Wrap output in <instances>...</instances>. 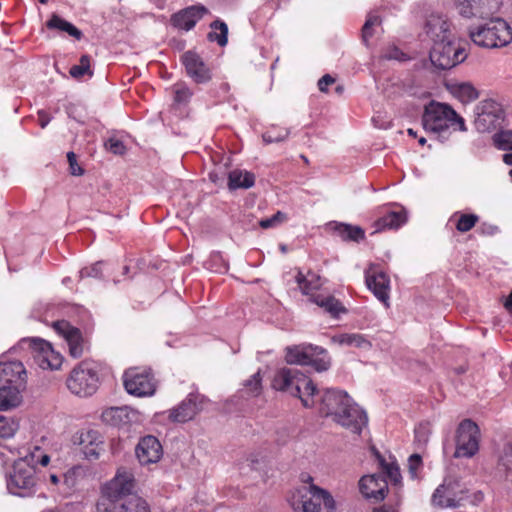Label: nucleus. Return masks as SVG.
Wrapping results in <instances>:
<instances>
[{
	"label": "nucleus",
	"mask_w": 512,
	"mask_h": 512,
	"mask_svg": "<svg viewBox=\"0 0 512 512\" xmlns=\"http://www.w3.org/2000/svg\"><path fill=\"white\" fill-rule=\"evenodd\" d=\"M273 387L298 397L307 408L319 402V412L322 415L330 417L333 422L355 434H360L368 422L365 411L347 392L337 389L320 391L298 369H280L274 377Z\"/></svg>",
	"instance_id": "obj_1"
},
{
	"label": "nucleus",
	"mask_w": 512,
	"mask_h": 512,
	"mask_svg": "<svg viewBox=\"0 0 512 512\" xmlns=\"http://www.w3.org/2000/svg\"><path fill=\"white\" fill-rule=\"evenodd\" d=\"M135 486L133 473L120 468L102 488L97 512H151L145 499L132 494Z\"/></svg>",
	"instance_id": "obj_2"
},
{
	"label": "nucleus",
	"mask_w": 512,
	"mask_h": 512,
	"mask_svg": "<svg viewBox=\"0 0 512 512\" xmlns=\"http://www.w3.org/2000/svg\"><path fill=\"white\" fill-rule=\"evenodd\" d=\"M422 124L427 132L435 134L441 142L448 140L450 126L457 125L459 131H467L463 117L449 105L434 101L425 107Z\"/></svg>",
	"instance_id": "obj_3"
},
{
	"label": "nucleus",
	"mask_w": 512,
	"mask_h": 512,
	"mask_svg": "<svg viewBox=\"0 0 512 512\" xmlns=\"http://www.w3.org/2000/svg\"><path fill=\"white\" fill-rule=\"evenodd\" d=\"M469 37L483 48H501L512 41V29L509 24L501 18H493L483 25L470 27Z\"/></svg>",
	"instance_id": "obj_4"
},
{
	"label": "nucleus",
	"mask_w": 512,
	"mask_h": 512,
	"mask_svg": "<svg viewBox=\"0 0 512 512\" xmlns=\"http://www.w3.org/2000/svg\"><path fill=\"white\" fill-rule=\"evenodd\" d=\"M285 360L288 364L310 365L318 372L326 371L331 364L327 351L312 344L287 347Z\"/></svg>",
	"instance_id": "obj_5"
},
{
	"label": "nucleus",
	"mask_w": 512,
	"mask_h": 512,
	"mask_svg": "<svg viewBox=\"0 0 512 512\" xmlns=\"http://www.w3.org/2000/svg\"><path fill=\"white\" fill-rule=\"evenodd\" d=\"M505 118L502 105L494 99H484L474 108V127L480 133H488L501 126Z\"/></svg>",
	"instance_id": "obj_6"
},
{
	"label": "nucleus",
	"mask_w": 512,
	"mask_h": 512,
	"mask_svg": "<svg viewBox=\"0 0 512 512\" xmlns=\"http://www.w3.org/2000/svg\"><path fill=\"white\" fill-rule=\"evenodd\" d=\"M467 57L465 49L453 39L436 42L430 51L432 65L440 70H447L462 63Z\"/></svg>",
	"instance_id": "obj_7"
},
{
	"label": "nucleus",
	"mask_w": 512,
	"mask_h": 512,
	"mask_svg": "<svg viewBox=\"0 0 512 512\" xmlns=\"http://www.w3.org/2000/svg\"><path fill=\"white\" fill-rule=\"evenodd\" d=\"M99 377L95 369L82 362L76 366L67 378V388L71 393L80 396H91L98 389Z\"/></svg>",
	"instance_id": "obj_8"
},
{
	"label": "nucleus",
	"mask_w": 512,
	"mask_h": 512,
	"mask_svg": "<svg viewBox=\"0 0 512 512\" xmlns=\"http://www.w3.org/2000/svg\"><path fill=\"white\" fill-rule=\"evenodd\" d=\"M35 475V468L26 460H16L7 480L8 490L15 495H26L36 484Z\"/></svg>",
	"instance_id": "obj_9"
},
{
	"label": "nucleus",
	"mask_w": 512,
	"mask_h": 512,
	"mask_svg": "<svg viewBox=\"0 0 512 512\" xmlns=\"http://www.w3.org/2000/svg\"><path fill=\"white\" fill-rule=\"evenodd\" d=\"M123 384L127 393L136 397L151 396L156 390V382L149 370L128 369L123 375Z\"/></svg>",
	"instance_id": "obj_10"
},
{
	"label": "nucleus",
	"mask_w": 512,
	"mask_h": 512,
	"mask_svg": "<svg viewBox=\"0 0 512 512\" xmlns=\"http://www.w3.org/2000/svg\"><path fill=\"white\" fill-rule=\"evenodd\" d=\"M479 449V428L471 420L462 421L457 429L454 457H472Z\"/></svg>",
	"instance_id": "obj_11"
},
{
	"label": "nucleus",
	"mask_w": 512,
	"mask_h": 512,
	"mask_svg": "<svg viewBox=\"0 0 512 512\" xmlns=\"http://www.w3.org/2000/svg\"><path fill=\"white\" fill-rule=\"evenodd\" d=\"M30 347L35 362L42 369L54 370L61 366L62 356L52 348L49 342L43 339H31Z\"/></svg>",
	"instance_id": "obj_12"
},
{
	"label": "nucleus",
	"mask_w": 512,
	"mask_h": 512,
	"mask_svg": "<svg viewBox=\"0 0 512 512\" xmlns=\"http://www.w3.org/2000/svg\"><path fill=\"white\" fill-rule=\"evenodd\" d=\"M459 13L466 17L485 18L499 10L500 0H456Z\"/></svg>",
	"instance_id": "obj_13"
},
{
	"label": "nucleus",
	"mask_w": 512,
	"mask_h": 512,
	"mask_svg": "<svg viewBox=\"0 0 512 512\" xmlns=\"http://www.w3.org/2000/svg\"><path fill=\"white\" fill-rule=\"evenodd\" d=\"M424 30L434 43L453 39L451 24L441 14H430L426 19Z\"/></svg>",
	"instance_id": "obj_14"
},
{
	"label": "nucleus",
	"mask_w": 512,
	"mask_h": 512,
	"mask_svg": "<svg viewBox=\"0 0 512 512\" xmlns=\"http://www.w3.org/2000/svg\"><path fill=\"white\" fill-rule=\"evenodd\" d=\"M182 63L189 77L196 83H206L211 79L210 68L203 59L193 51H187L182 55Z\"/></svg>",
	"instance_id": "obj_15"
},
{
	"label": "nucleus",
	"mask_w": 512,
	"mask_h": 512,
	"mask_svg": "<svg viewBox=\"0 0 512 512\" xmlns=\"http://www.w3.org/2000/svg\"><path fill=\"white\" fill-rule=\"evenodd\" d=\"M459 487L457 482L445 480L440 485L432 496V503L435 506L441 508H457L462 505L463 497L457 496V488Z\"/></svg>",
	"instance_id": "obj_16"
},
{
	"label": "nucleus",
	"mask_w": 512,
	"mask_h": 512,
	"mask_svg": "<svg viewBox=\"0 0 512 512\" xmlns=\"http://www.w3.org/2000/svg\"><path fill=\"white\" fill-rule=\"evenodd\" d=\"M26 370L20 361L0 363V385L26 388Z\"/></svg>",
	"instance_id": "obj_17"
},
{
	"label": "nucleus",
	"mask_w": 512,
	"mask_h": 512,
	"mask_svg": "<svg viewBox=\"0 0 512 512\" xmlns=\"http://www.w3.org/2000/svg\"><path fill=\"white\" fill-rule=\"evenodd\" d=\"M203 398L189 394L177 407L169 411V419L173 422L184 423L192 420L202 409Z\"/></svg>",
	"instance_id": "obj_18"
},
{
	"label": "nucleus",
	"mask_w": 512,
	"mask_h": 512,
	"mask_svg": "<svg viewBox=\"0 0 512 512\" xmlns=\"http://www.w3.org/2000/svg\"><path fill=\"white\" fill-rule=\"evenodd\" d=\"M314 489H319V487L304 486L293 493L290 500L292 508L297 512H319L321 502L315 499Z\"/></svg>",
	"instance_id": "obj_19"
},
{
	"label": "nucleus",
	"mask_w": 512,
	"mask_h": 512,
	"mask_svg": "<svg viewBox=\"0 0 512 512\" xmlns=\"http://www.w3.org/2000/svg\"><path fill=\"white\" fill-rule=\"evenodd\" d=\"M53 327L66 340L70 355L73 358H80L84 350L80 330L64 320L55 322Z\"/></svg>",
	"instance_id": "obj_20"
},
{
	"label": "nucleus",
	"mask_w": 512,
	"mask_h": 512,
	"mask_svg": "<svg viewBox=\"0 0 512 512\" xmlns=\"http://www.w3.org/2000/svg\"><path fill=\"white\" fill-rule=\"evenodd\" d=\"M136 456L142 465L156 463L162 456V446L159 440L151 435L143 437L135 449Z\"/></svg>",
	"instance_id": "obj_21"
},
{
	"label": "nucleus",
	"mask_w": 512,
	"mask_h": 512,
	"mask_svg": "<svg viewBox=\"0 0 512 512\" xmlns=\"http://www.w3.org/2000/svg\"><path fill=\"white\" fill-rule=\"evenodd\" d=\"M359 488L365 498L381 501L385 498L388 484L386 478L381 475H367L360 479Z\"/></svg>",
	"instance_id": "obj_22"
},
{
	"label": "nucleus",
	"mask_w": 512,
	"mask_h": 512,
	"mask_svg": "<svg viewBox=\"0 0 512 512\" xmlns=\"http://www.w3.org/2000/svg\"><path fill=\"white\" fill-rule=\"evenodd\" d=\"M207 12V8L203 5L190 6L173 14L171 23L176 28L189 31Z\"/></svg>",
	"instance_id": "obj_23"
},
{
	"label": "nucleus",
	"mask_w": 512,
	"mask_h": 512,
	"mask_svg": "<svg viewBox=\"0 0 512 512\" xmlns=\"http://www.w3.org/2000/svg\"><path fill=\"white\" fill-rule=\"evenodd\" d=\"M389 278L383 272H367L366 284L373 294L386 306L389 300Z\"/></svg>",
	"instance_id": "obj_24"
},
{
	"label": "nucleus",
	"mask_w": 512,
	"mask_h": 512,
	"mask_svg": "<svg viewBox=\"0 0 512 512\" xmlns=\"http://www.w3.org/2000/svg\"><path fill=\"white\" fill-rule=\"evenodd\" d=\"M79 444L82 446L84 456L89 460L98 459L103 451V441L98 432L94 430L82 433Z\"/></svg>",
	"instance_id": "obj_25"
},
{
	"label": "nucleus",
	"mask_w": 512,
	"mask_h": 512,
	"mask_svg": "<svg viewBox=\"0 0 512 512\" xmlns=\"http://www.w3.org/2000/svg\"><path fill=\"white\" fill-rule=\"evenodd\" d=\"M26 388L0 385V410L18 407L22 402V392Z\"/></svg>",
	"instance_id": "obj_26"
},
{
	"label": "nucleus",
	"mask_w": 512,
	"mask_h": 512,
	"mask_svg": "<svg viewBox=\"0 0 512 512\" xmlns=\"http://www.w3.org/2000/svg\"><path fill=\"white\" fill-rule=\"evenodd\" d=\"M311 299L332 317H338L340 313H346V308L332 295L317 294L313 295Z\"/></svg>",
	"instance_id": "obj_27"
},
{
	"label": "nucleus",
	"mask_w": 512,
	"mask_h": 512,
	"mask_svg": "<svg viewBox=\"0 0 512 512\" xmlns=\"http://www.w3.org/2000/svg\"><path fill=\"white\" fill-rule=\"evenodd\" d=\"M132 411L126 407H110L103 411L102 420L112 426H119L130 422V413Z\"/></svg>",
	"instance_id": "obj_28"
},
{
	"label": "nucleus",
	"mask_w": 512,
	"mask_h": 512,
	"mask_svg": "<svg viewBox=\"0 0 512 512\" xmlns=\"http://www.w3.org/2000/svg\"><path fill=\"white\" fill-rule=\"evenodd\" d=\"M450 92L462 103L472 102L479 97L478 90L470 82L451 84Z\"/></svg>",
	"instance_id": "obj_29"
},
{
	"label": "nucleus",
	"mask_w": 512,
	"mask_h": 512,
	"mask_svg": "<svg viewBox=\"0 0 512 512\" xmlns=\"http://www.w3.org/2000/svg\"><path fill=\"white\" fill-rule=\"evenodd\" d=\"M407 220L406 212L404 210L401 211H392L388 214L384 215L380 219L375 222V232L382 231L383 229H394L400 227Z\"/></svg>",
	"instance_id": "obj_30"
},
{
	"label": "nucleus",
	"mask_w": 512,
	"mask_h": 512,
	"mask_svg": "<svg viewBox=\"0 0 512 512\" xmlns=\"http://www.w3.org/2000/svg\"><path fill=\"white\" fill-rule=\"evenodd\" d=\"M255 176L250 172L241 170H233L228 175V188L235 190L239 188L248 189L254 185Z\"/></svg>",
	"instance_id": "obj_31"
},
{
	"label": "nucleus",
	"mask_w": 512,
	"mask_h": 512,
	"mask_svg": "<svg viewBox=\"0 0 512 512\" xmlns=\"http://www.w3.org/2000/svg\"><path fill=\"white\" fill-rule=\"evenodd\" d=\"M46 26L51 30H59L68 33L70 36L81 39L82 32L70 22L61 18L58 14L53 13L51 18L47 21Z\"/></svg>",
	"instance_id": "obj_32"
},
{
	"label": "nucleus",
	"mask_w": 512,
	"mask_h": 512,
	"mask_svg": "<svg viewBox=\"0 0 512 512\" xmlns=\"http://www.w3.org/2000/svg\"><path fill=\"white\" fill-rule=\"evenodd\" d=\"M296 281L304 294H309L313 290L319 289L322 285L321 277L312 271H309L307 275L299 271Z\"/></svg>",
	"instance_id": "obj_33"
},
{
	"label": "nucleus",
	"mask_w": 512,
	"mask_h": 512,
	"mask_svg": "<svg viewBox=\"0 0 512 512\" xmlns=\"http://www.w3.org/2000/svg\"><path fill=\"white\" fill-rule=\"evenodd\" d=\"M333 340L341 345L353 346L356 348L369 350L371 348V342L361 334H342L334 337Z\"/></svg>",
	"instance_id": "obj_34"
},
{
	"label": "nucleus",
	"mask_w": 512,
	"mask_h": 512,
	"mask_svg": "<svg viewBox=\"0 0 512 512\" xmlns=\"http://www.w3.org/2000/svg\"><path fill=\"white\" fill-rule=\"evenodd\" d=\"M336 231L339 234V236L347 241H355L359 242L360 240H363L365 237L364 230L359 226H353L350 224L345 223H339L336 225Z\"/></svg>",
	"instance_id": "obj_35"
},
{
	"label": "nucleus",
	"mask_w": 512,
	"mask_h": 512,
	"mask_svg": "<svg viewBox=\"0 0 512 512\" xmlns=\"http://www.w3.org/2000/svg\"><path fill=\"white\" fill-rule=\"evenodd\" d=\"M213 31L209 32L207 37L209 41H216L220 46H225L227 44V35H228V27L227 25L220 21L216 20L211 25Z\"/></svg>",
	"instance_id": "obj_36"
},
{
	"label": "nucleus",
	"mask_w": 512,
	"mask_h": 512,
	"mask_svg": "<svg viewBox=\"0 0 512 512\" xmlns=\"http://www.w3.org/2000/svg\"><path fill=\"white\" fill-rule=\"evenodd\" d=\"M19 460H26L31 467L35 468L37 464L46 466L50 458L40 447L34 446L32 451H28L24 456L20 457Z\"/></svg>",
	"instance_id": "obj_37"
},
{
	"label": "nucleus",
	"mask_w": 512,
	"mask_h": 512,
	"mask_svg": "<svg viewBox=\"0 0 512 512\" xmlns=\"http://www.w3.org/2000/svg\"><path fill=\"white\" fill-rule=\"evenodd\" d=\"M19 428L18 421L13 417L0 416V438H10Z\"/></svg>",
	"instance_id": "obj_38"
},
{
	"label": "nucleus",
	"mask_w": 512,
	"mask_h": 512,
	"mask_svg": "<svg viewBox=\"0 0 512 512\" xmlns=\"http://www.w3.org/2000/svg\"><path fill=\"white\" fill-rule=\"evenodd\" d=\"M69 73L73 78H81L84 75L92 76L93 72L90 69V56L82 55L79 64L72 66Z\"/></svg>",
	"instance_id": "obj_39"
},
{
	"label": "nucleus",
	"mask_w": 512,
	"mask_h": 512,
	"mask_svg": "<svg viewBox=\"0 0 512 512\" xmlns=\"http://www.w3.org/2000/svg\"><path fill=\"white\" fill-rule=\"evenodd\" d=\"M496 147L502 150H512V131H500L493 136Z\"/></svg>",
	"instance_id": "obj_40"
},
{
	"label": "nucleus",
	"mask_w": 512,
	"mask_h": 512,
	"mask_svg": "<svg viewBox=\"0 0 512 512\" xmlns=\"http://www.w3.org/2000/svg\"><path fill=\"white\" fill-rule=\"evenodd\" d=\"M478 220L479 217L475 214H462L456 223V229L462 233L468 232L476 225Z\"/></svg>",
	"instance_id": "obj_41"
},
{
	"label": "nucleus",
	"mask_w": 512,
	"mask_h": 512,
	"mask_svg": "<svg viewBox=\"0 0 512 512\" xmlns=\"http://www.w3.org/2000/svg\"><path fill=\"white\" fill-rule=\"evenodd\" d=\"M381 23L380 18L375 14H369L368 18L362 28V40L365 44L368 43L370 37H372V27Z\"/></svg>",
	"instance_id": "obj_42"
},
{
	"label": "nucleus",
	"mask_w": 512,
	"mask_h": 512,
	"mask_svg": "<svg viewBox=\"0 0 512 512\" xmlns=\"http://www.w3.org/2000/svg\"><path fill=\"white\" fill-rule=\"evenodd\" d=\"M381 466L386 476L396 485L400 483L401 474L399 467L396 464H388L384 462V459H380Z\"/></svg>",
	"instance_id": "obj_43"
},
{
	"label": "nucleus",
	"mask_w": 512,
	"mask_h": 512,
	"mask_svg": "<svg viewBox=\"0 0 512 512\" xmlns=\"http://www.w3.org/2000/svg\"><path fill=\"white\" fill-rule=\"evenodd\" d=\"M287 219V216L285 213L278 211L273 216L269 218H265L259 221V225L263 229H268L272 227H276L283 223Z\"/></svg>",
	"instance_id": "obj_44"
},
{
	"label": "nucleus",
	"mask_w": 512,
	"mask_h": 512,
	"mask_svg": "<svg viewBox=\"0 0 512 512\" xmlns=\"http://www.w3.org/2000/svg\"><path fill=\"white\" fill-rule=\"evenodd\" d=\"M314 491L315 499L319 500L321 504L323 503L328 511H333L335 508V501L333 497L326 490H323L321 488L314 489Z\"/></svg>",
	"instance_id": "obj_45"
},
{
	"label": "nucleus",
	"mask_w": 512,
	"mask_h": 512,
	"mask_svg": "<svg viewBox=\"0 0 512 512\" xmlns=\"http://www.w3.org/2000/svg\"><path fill=\"white\" fill-rule=\"evenodd\" d=\"M192 96L191 90L183 83L174 86V100L177 103L187 102Z\"/></svg>",
	"instance_id": "obj_46"
},
{
	"label": "nucleus",
	"mask_w": 512,
	"mask_h": 512,
	"mask_svg": "<svg viewBox=\"0 0 512 512\" xmlns=\"http://www.w3.org/2000/svg\"><path fill=\"white\" fill-rule=\"evenodd\" d=\"M81 472L80 468H73L63 475V484L67 489H74L77 487Z\"/></svg>",
	"instance_id": "obj_47"
},
{
	"label": "nucleus",
	"mask_w": 512,
	"mask_h": 512,
	"mask_svg": "<svg viewBox=\"0 0 512 512\" xmlns=\"http://www.w3.org/2000/svg\"><path fill=\"white\" fill-rule=\"evenodd\" d=\"M244 386L249 394L254 396L258 395L261 390L260 372H257L254 375H252L251 378L245 382Z\"/></svg>",
	"instance_id": "obj_48"
},
{
	"label": "nucleus",
	"mask_w": 512,
	"mask_h": 512,
	"mask_svg": "<svg viewBox=\"0 0 512 512\" xmlns=\"http://www.w3.org/2000/svg\"><path fill=\"white\" fill-rule=\"evenodd\" d=\"M105 148L115 155L125 153V146L122 141L116 138H110L105 142Z\"/></svg>",
	"instance_id": "obj_49"
},
{
	"label": "nucleus",
	"mask_w": 512,
	"mask_h": 512,
	"mask_svg": "<svg viewBox=\"0 0 512 512\" xmlns=\"http://www.w3.org/2000/svg\"><path fill=\"white\" fill-rule=\"evenodd\" d=\"M69 170L73 176H81L84 173L83 168L77 163V156L74 152L67 153Z\"/></svg>",
	"instance_id": "obj_50"
},
{
	"label": "nucleus",
	"mask_w": 512,
	"mask_h": 512,
	"mask_svg": "<svg viewBox=\"0 0 512 512\" xmlns=\"http://www.w3.org/2000/svg\"><path fill=\"white\" fill-rule=\"evenodd\" d=\"M422 465V459L419 454H412L408 459V469L412 478L417 477V471Z\"/></svg>",
	"instance_id": "obj_51"
},
{
	"label": "nucleus",
	"mask_w": 512,
	"mask_h": 512,
	"mask_svg": "<svg viewBox=\"0 0 512 512\" xmlns=\"http://www.w3.org/2000/svg\"><path fill=\"white\" fill-rule=\"evenodd\" d=\"M289 131L284 130L282 133L273 135L270 131L263 134V140L266 143L280 142L288 137Z\"/></svg>",
	"instance_id": "obj_52"
},
{
	"label": "nucleus",
	"mask_w": 512,
	"mask_h": 512,
	"mask_svg": "<svg viewBox=\"0 0 512 512\" xmlns=\"http://www.w3.org/2000/svg\"><path fill=\"white\" fill-rule=\"evenodd\" d=\"M384 57L389 60H399V61H404V60L408 59L407 56L396 47L390 48L385 53Z\"/></svg>",
	"instance_id": "obj_53"
},
{
	"label": "nucleus",
	"mask_w": 512,
	"mask_h": 512,
	"mask_svg": "<svg viewBox=\"0 0 512 512\" xmlns=\"http://www.w3.org/2000/svg\"><path fill=\"white\" fill-rule=\"evenodd\" d=\"M101 275L100 263H96L91 268H84L80 271V278L84 277H99Z\"/></svg>",
	"instance_id": "obj_54"
},
{
	"label": "nucleus",
	"mask_w": 512,
	"mask_h": 512,
	"mask_svg": "<svg viewBox=\"0 0 512 512\" xmlns=\"http://www.w3.org/2000/svg\"><path fill=\"white\" fill-rule=\"evenodd\" d=\"M334 82H335V79L331 75L326 74L322 78L319 79V81H318V88H319L320 91L326 92L327 91V87L329 85L333 84Z\"/></svg>",
	"instance_id": "obj_55"
},
{
	"label": "nucleus",
	"mask_w": 512,
	"mask_h": 512,
	"mask_svg": "<svg viewBox=\"0 0 512 512\" xmlns=\"http://www.w3.org/2000/svg\"><path fill=\"white\" fill-rule=\"evenodd\" d=\"M501 462L507 469L512 468V445L509 444L505 448V454L502 456Z\"/></svg>",
	"instance_id": "obj_56"
},
{
	"label": "nucleus",
	"mask_w": 512,
	"mask_h": 512,
	"mask_svg": "<svg viewBox=\"0 0 512 512\" xmlns=\"http://www.w3.org/2000/svg\"><path fill=\"white\" fill-rule=\"evenodd\" d=\"M37 115L39 125L41 126V128H45L50 122L51 117L44 110H39L37 112Z\"/></svg>",
	"instance_id": "obj_57"
},
{
	"label": "nucleus",
	"mask_w": 512,
	"mask_h": 512,
	"mask_svg": "<svg viewBox=\"0 0 512 512\" xmlns=\"http://www.w3.org/2000/svg\"><path fill=\"white\" fill-rule=\"evenodd\" d=\"M504 307L506 310L512 314V292L508 295V297L504 301Z\"/></svg>",
	"instance_id": "obj_58"
},
{
	"label": "nucleus",
	"mask_w": 512,
	"mask_h": 512,
	"mask_svg": "<svg viewBox=\"0 0 512 512\" xmlns=\"http://www.w3.org/2000/svg\"><path fill=\"white\" fill-rule=\"evenodd\" d=\"M415 433H416V439L418 441H422V442H426L427 441V436H426L424 431H421L420 429H417L415 431Z\"/></svg>",
	"instance_id": "obj_59"
},
{
	"label": "nucleus",
	"mask_w": 512,
	"mask_h": 512,
	"mask_svg": "<svg viewBox=\"0 0 512 512\" xmlns=\"http://www.w3.org/2000/svg\"><path fill=\"white\" fill-rule=\"evenodd\" d=\"M374 512H397V511L390 506H383L379 509H375Z\"/></svg>",
	"instance_id": "obj_60"
},
{
	"label": "nucleus",
	"mask_w": 512,
	"mask_h": 512,
	"mask_svg": "<svg viewBox=\"0 0 512 512\" xmlns=\"http://www.w3.org/2000/svg\"><path fill=\"white\" fill-rule=\"evenodd\" d=\"M503 161L507 165L512 166V152L503 155Z\"/></svg>",
	"instance_id": "obj_61"
},
{
	"label": "nucleus",
	"mask_w": 512,
	"mask_h": 512,
	"mask_svg": "<svg viewBox=\"0 0 512 512\" xmlns=\"http://www.w3.org/2000/svg\"><path fill=\"white\" fill-rule=\"evenodd\" d=\"M50 481H51L53 484H57V483H59V481H60V480H59V477H58L57 475H55V474H51V475H50Z\"/></svg>",
	"instance_id": "obj_62"
},
{
	"label": "nucleus",
	"mask_w": 512,
	"mask_h": 512,
	"mask_svg": "<svg viewBox=\"0 0 512 512\" xmlns=\"http://www.w3.org/2000/svg\"><path fill=\"white\" fill-rule=\"evenodd\" d=\"M465 494L466 492L463 489H459V487L457 488V496H462L463 501L465 500Z\"/></svg>",
	"instance_id": "obj_63"
},
{
	"label": "nucleus",
	"mask_w": 512,
	"mask_h": 512,
	"mask_svg": "<svg viewBox=\"0 0 512 512\" xmlns=\"http://www.w3.org/2000/svg\"><path fill=\"white\" fill-rule=\"evenodd\" d=\"M343 89H344V88H343V86H337V87H336V92H337L338 94H341V93L343 92Z\"/></svg>",
	"instance_id": "obj_64"
}]
</instances>
